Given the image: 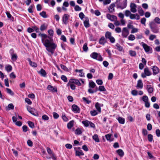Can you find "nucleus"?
<instances>
[{
	"mask_svg": "<svg viewBox=\"0 0 160 160\" xmlns=\"http://www.w3.org/2000/svg\"><path fill=\"white\" fill-rule=\"evenodd\" d=\"M106 41L104 37H102L99 40V43L102 45H104L106 43Z\"/></svg>",
	"mask_w": 160,
	"mask_h": 160,
	"instance_id": "6ab92c4d",
	"label": "nucleus"
},
{
	"mask_svg": "<svg viewBox=\"0 0 160 160\" xmlns=\"http://www.w3.org/2000/svg\"><path fill=\"white\" fill-rule=\"evenodd\" d=\"M47 150L48 153L51 156V158L54 160H56V157L54 154L52 152L50 148H49L48 147L47 148Z\"/></svg>",
	"mask_w": 160,
	"mask_h": 160,
	"instance_id": "423d86ee",
	"label": "nucleus"
},
{
	"mask_svg": "<svg viewBox=\"0 0 160 160\" xmlns=\"http://www.w3.org/2000/svg\"><path fill=\"white\" fill-rule=\"evenodd\" d=\"M40 15L43 18H46L47 16L46 15V12L45 11H42L40 13Z\"/></svg>",
	"mask_w": 160,
	"mask_h": 160,
	"instance_id": "a19ab883",
	"label": "nucleus"
},
{
	"mask_svg": "<svg viewBox=\"0 0 160 160\" xmlns=\"http://www.w3.org/2000/svg\"><path fill=\"white\" fill-rule=\"evenodd\" d=\"M138 31V29L136 28H132V29L131 31V33H132L137 32Z\"/></svg>",
	"mask_w": 160,
	"mask_h": 160,
	"instance_id": "bf43d9fd",
	"label": "nucleus"
},
{
	"mask_svg": "<svg viewBox=\"0 0 160 160\" xmlns=\"http://www.w3.org/2000/svg\"><path fill=\"white\" fill-rule=\"evenodd\" d=\"M156 133L157 137H160V130L159 129H157L156 130Z\"/></svg>",
	"mask_w": 160,
	"mask_h": 160,
	"instance_id": "774afa93",
	"label": "nucleus"
},
{
	"mask_svg": "<svg viewBox=\"0 0 160 160\" xmlns=\"http://www.w3.org/2000/svg\"><path fill=\"white\" fill-rule=\"evenodd\" d=\"M142 133L144 136H146L148 134V132L147 130L145 129H142Z\"/></svg>",
	"mask_w": 160,
	"mask_h": 160,
	"instance_id": "69168bd1",
	"label": "nucleus"
},
{
	"mask_svg": "<svg viewBox=\"0 0 160 160\" xmlns=\"http://www.w3.org/2000/svg\"><path fill=\"white\" fill-rule=\"evenodd\" d=\"M90 56L92 58L96 59L98 61H102L103 60L101 56L96 52H94L92 53L91 54Z\"/></svg>",
	"mask_w": 160,
	"mask_h": 160,
	"instance_id": "7ed1b4c3",
	"label": "nucleus"
},
{
	"mask_svg": "<svg viewBox=\"0 0 160 160\" xmlns=\"http://www.w3.org/2000/svg\"><path fill=\"white\" fill-rule=\"evenodd\" d=\"M11 59L12 61H16L17 59V56L16 54L13 53L11 52Z\"/></svg>",
	"mask_w": 160,
	"mask_h": 160,
	"instance_id": "c85d7f7f",
	"label": "nucleus"
},
{
	"mask_svg": "<svg viewBox=\"0 0 160 160\" xmlns=\"http://www.w3.org/2000/svg\"><path fill=\"white\" fill-rule=\"evenodd\" d=\"M130 11L133 13H135L137 12V5L134 3H131L130 5Z\"/></svg>",
	"mask_w": 160,
	"mask_h": 160,
	"instance_id": "1a4fd4ad",
	"label": "nucleus"
},
{
	"mask_svg": "<svg viewBox=\"0 0 160 160\" xmlns=\"http://www.w3.org/2000/svg\"><path fill=\"white\" fill-rule=\"evenodd\" d=\"M70 16L69 15L65 14H64L62 17V19L63 23L66 24L68 22V20Z\"/></svg>",
	"mask_w": 160,
	"mask_h": 160,
	"instance_id": "9d476101",
	"label": "nucleus"
},
{
	"mask_svg": "<svg viewBox=\"0 0 160 160\" xmlns=\"http://www.w3.org/2000/svg\"><path fill=\"white\" fill-rule=\"evenodd\" d=\"M96 86L95 83L93 81H91L89 82V87L92 88H94Z\"/></svg>",
	"mask_w": 160,
	"mask_h": 160,
	"instance_id": "72a5a7b5",
	"label": "nucleus"
},
{
	"mask_svg": "<svg viewBox=\"0 0 160 160\" xmlns=\"http://www.w3.org/2000/svg\"><path fill=\"white\" fill-rule=\"evenodd\" d=\"M129 52V54L131 56H135L136 55V52L134 51L130 50Z\"/></svg>",
	"mask_w": 160,
	"mask_h": 160,
	"instance_id": "ea45409f",
	"label": "nucleus"
},
{
	"mask_svg": "<svg viewBox=\"0 0 160 160\" xmlns=\"http://www.w3.org/2000/svg\"><path fill=\"white\" fill-rule=\"evenodd\" d=\"M111 136L112 135L111 134H108L105 135V137L107 140H109L110 141H112L111 140H110V138Z\"/></svg>",
	"mask_w": 160,
	"mask_h": 160,
	"instance_id": "603ef678",
	"label": "nucleus"
},
{
	"mask_svg": "<svg viewBox=\"0 0 160 160\" xmlns=\"http://www.w3.org/2000/svg\"><path fill=\"white\" fill-rule=\"evenodd\" d=\"M96 82L99 85H102L103 83L101 79H98L96 80Z\"/></svg>",
	"mask_w": 160,
	"mask_h": 160,
	"instance_id": "6e6d98bb",
	"label": "nucleus"
},
{
	"mask_svg": "<svg viewBox=\"0 0 160 160\" xmlns=\"http://www.w3.org/2000/svg\"><path fill=\"white\" fill-rule=\"evenodd\" d=\"M70 82H72V83H75L79 86L81 85V83L79 82V81L78 79H70Z\"/></svg>",
	"mask_w": 160,
	"mask_h": 160,
	"instance_id": "f3484780",
	"label": "nucleus"
},
{
	"mask_svg": "<svg viewBox=\"0 0 160 160\" xmlns=\"http://www.w3.org/2000/svg\"><path fill=\"white\" fill-rule=\"evenodd\" d=\"M156 38V36L155 35L151 34L150 35L149 37V39L151 41L153 40L154 39Z\"/></svg>",
	"mask_w": 160,
	"mask_h": 160,
	"instance_id": "c03bdc74",
	"label": "nucleus"
},
{
	"mask_svg": "<svg viewBox=\"0 0 160 160\" xmlns=\"http://www.w3.org/2000/svg\"><path fill=\"white\" fill-rule=\"evenodd\" d=\"M115 5L114 4H112L109 7L108 9L110 12H112L114 10V8Z\"/></svg>",
	"mask_w": 160,
	"mask_h": 160,
	"instance_id": "bb28decb",
	"label": "nucleus"
},
{
	"mask_svg": "<svg viewBox=\"0 0 160 160\" xmlns=\"http://www.w3.org/2000/svg\"><path fill=\"white\" fill-rule=\"evenodd\" d=\"M131 94L133 96H136L138 95V91L136 90H133L131 92Z\"/></svg>",
	"mask_w": 160,
	"mask_h": 160,
	"instance_id": "0e129e2a",
	"label": "nucleus"
},
{
	"mask_svg": "<svg viewBox=\"0 0 160 160\" xmlns=\"http://www.w3.org/2000/svg\"><path fill=\"white\" fill-rule=\"evenodd\" d=\"M153 25V23H150L149 25L150 28L151 29L152 31L154 33H158L159 32V29L158 28L154 27Z\"/></svg>",
	"mask_w": 160,
	"mask_h": 160,
	"instance_id": "f8f14e48",
	"label": "nucleus"
},
{
	"mask_svg": "<svg viewBox=\"0 0 160 160\" xmlns=\"http://www.w3.org/2000/svg\"><path fill=\"white\" fill-rule=\"evenodd\" d=\"M129 32L128 29L126 28H124L122 31V36L124 38H126L128 35Z\"/></svg>",
	"mask_w": 160,
	"mask_h": 160,
	"instance_id": "0eeeda50",
	"label": "nucleus"
},
{
	"mask_svg": "<svg viewBox=\"0 0 160 160\" xmlns=\"http://www.w3.org/2000/svg\"><path fill=\"white\" fill-rule=\"evenodd\" d=\"M53 115L55 119H57L59 117L58 114L57 113L55 112H53Z\"/></svg>",
	"mask_w": 160,
	"mask_h": 160,
	"instance_id": "864d4df0",
	"label": "nucleus"
},
{
	"mask_svg": "<svg viewBox=\"0 0 160 160\" xmlns=\"http://www.w3.org/2000/svg\"><path fill=\"white\" fill-rule=\"evenodd\" d=\"M119 155L121 157H122L124 155V152L122 150L119 149L116 151Z\"/></svg>",
	"mask_w": 160,
	"mask_h": 160,
	"instance_id": "a878e982",
	"label": "nucleus"
},
{
	"mask_svg": "<svg viewBox=\"0 0 160 160\" xmlns=\"http://www.w3.org/2000/svg\"><path fill=\"white\" fill-rule=\"evenodd\" d=\"M93 139L95 140L96 142H99V140L98 138V136L97 134H95L92 137Z\"/></svg>",
	"mask_w": 160,
	"mask_h": 160,
	"instance_id": "7c9ffc66",
	"label": "nucleus"
},
{
	"mask_svg": "<svg viewBox=\"0 0 160 160\" xmlns=\"http://www.w3.org/2000/svg\"><path fill=\"white\" fill-rule=\"evenodd\" d=\"M6 90L7 92L10 94L12 96L14 95V93L10 89L7 88Z\"/></svg>",
	"mask_w": 160,
	"mask_h": 160,
	"instance_id": "de8ad7c7",
	"label": "nucleus"
},
{
	"mask_svg": "<svg viewBox=\"0 0 160 160\" xmlns=\"http://www.w3.org/2000/svg\"><path fill=\"white\" fill-rule=\"evenodd\" d=\"M47 28V26H45V25L44 24L42 25L40 27V30L41 31H43L46 29Z\"/></svg>",
	"mask_w": 160,
	"mask_h": 160,
	"instance_id": "49530a36",
	"label": "nucleus"
},
{
	"mask_svg": "<svg viewBox=\"0 0 160 160\" xmlns=\"http://www.w3.org/2000/svg\"><path fill=\"white\" fill-rule=\"evenodd\" d=\"M48 34L50 36H48L44 33H40L38 35L41 38L42 42L46 48V50L49 52L53 54L57 46L53 42L51 36L52 37L53 35V31L52 29L48 31Z\"/></svg>",
	"mask_w": 160,
	"mask_h": 160,
	"instance_id": "f257e3e1",
	"label": "nucleus"
},
{
	"mask_svg": "<svg viewBox=\"0 0 160 160\" xmlns=\"http://www.w3.org/2000/svg\"><path fill=\"white\" fill-rule=\"evenodd\" d=\"M144 72L145 74L147 76H149L151 74V72L149 71L148 68H144Z\"/></svg>",
	"mask_w": 160,
	"mask_h": 160,
	"instance_id": "393cba45",
	"label": "nucleus"
},
{
	"mask_svg": "<svg viewBox=\"0 0 160 160\" xmlns=\"http://www.w3.org/2000/svg\"><path fill=\"white\" fill-rule=\"evenodd\" d=\"M102 106V105H101L98 102H97L95 104V108L98 112L99 113L101 112V108L100 107L101 106Z\"/></svg>",
	"mask_w": 160,
	"mask_h": 160,
	"instance_id": "aec40b11",
	"label": "nucleus"
},
{
	"mask_svg": "<svg viewBox=\"0 0 160 160\" xmlns=\"http://www.w3.org/2000/svg\"><path fill=\"white\" fill-rule=\"evenodd\" d=\"M143 84L142 81L141 80L138 81L136 87L138 88L142 89L143 88Z\"/></svg>",
	"mask_w": 160,
	"mask_h": 160,
	"instance_id": "dca6fc26",
	"label": "nucleus"
},
{
	"mask_svg": "<svg viewBox=\"0 0 160 160\" xmlns=\"http://www.w3.org/2000/svg\"><path fill=\"white\" fill-rule=\"evenodd\" d=\"M118 120L119 122L122 124H123L125 122V119L123 118H122L121 117H119Z\"/></svg>",
	"mask_w": 160,
	"mask_h": 160,
	"instance_id": "f704fd0d",
	"label": "nucleus"
},
{
	"mask_svg": "<svg viewBox=\"0 0 160 160\" xmlns=\"http://www.w3.org/2000/svg\"><path fill=\"white\" fill-rule=\"evenodd\" d=\"M142 100L144 102H147L148 101V97L146 96H144L142 97Z\"/></svg>",
	"mask_w": 160,
	"mask_h": 160,
	"instance_id": "5fc2aeb1",
	"label": "nucleus"
},
{
	"mask_svg": "<svg viewBox=\"0 0 160 160\" xmlns=\"http://www.w3.org/2000/svg\"><path fill=\"white\" fill-rule=\"evenodd\" d=\"M28 61L29 62V64L30 66L33 67H36L37 66V64L33 62H32L29 58L28 59Z\"/></svg>",
	"mask_w": 160,
	"mask_h": 160,
	"instance_id": "412c9836",
	"label": "nucleus"
},
{
	"mask_svg": "<svg viewBox=\"0 0 160 160\" xmlns=\"http://www.w3.org/2000/svg\"><path fill=\"white\" fill-rule=\"evenodd\" d=\"M99 90L100 91H105L106 90V89L103 86H99Z\"/></svg>",
	"mask_w": 160,
	"mask_h": 160,
	"instance_id": "3c124183",
	"label": "nucleus"
},
{
	"mask_svg": "<svg viewBox=\"0 0 160 160\" xmlns=\"http://www.w3.org/2000/svg\"><path fill=\"white\" fill-rule=\"evenodd\" d=\"M84 24L85 27L86 28H88L90 26L89 20L88 18H86V19L84 21Z\"/></svg>",
	"mask_w": 160,
	"mask_h": 160,
	"instance_id": "4be33fe9",
	"label": "nucleus"
},
{
	"mask_svg": "<svg viewBox=\"0 0 160 160\" xmlns=\"http://www.w3.org/2000/svg\"><path fill=\"white\" fill-rule=\"evenodd\" d=\"M119 3L117 5V8L122 9L125 8L127 5V0H118Z\"/></svg>",
	"mask_w": 160,
	"mask_h": 160,
	"instance_id": "f03ea898",
	"label": "nucleus"
},
{
	"mask_svg": "<svg viewBox=\"0 0 160 160\" xmlns=\"http://www.w3.org/2000/svg\"><path fill=\"white\" fill-rule=\"evenodd\" d=\"M74 121L73 120H72L70 121L69 123H68L67 124V127L68 128L70 129L74 125Z\"/></svg>",
	"mask_w": 160,
	"mask_h": 160,
	"instance_id": "b1692460",
	"label": "nucleus"
},
{
	"mask_svg": "<svg viewBox=\"0 0 160 160\" xmlns=\"http://www.w3.org/2000/svg\"><path fill=\"white\" fill-rule=\"evenodd\" d=\"M89 122H90L88 120H86L82 121V123L84 124L85 127H87L89 125Z\"/></svg>",
	"mask_w": 160,
	"mask_h": 160,
	"instance_id": "c9c22d12",
	"label": "nucleus"
},
{
	"mask_svg": "<svg viewBox=\"0 0 160 160\" xmlns=\"http://www.w3.org/2000/svg\"><path fill=\"white\" fill-rule=\"evenodd\" d=\"M107 18L112 21H114L117 19V17L114 15H111L109 14L107 15Z\"/></svg>",
	"mask_w": 160,
	"mask_h": 160,
	"instance_id": "9b49d317",
	"label": "nucleus"
},
{
	"mask_svg": "<svg viewBox=\"0 0 160 160\" xmlns=\"http://www.w3.org/2000/svg\"><path fill=\"white\" fill-rule=\"evenodd\" d=\"M117 47V49L120 51H121L122 50V47L118 44H117L116 45Z\"/></svg>",
	"mask_w": 160,
	"mask_h": 160,
	"instance_id": "09e8293b",
	"label": "nucleus"
},
{
	"mask_svg": "<svg viewBox=\"0 0 160 160\" xmlns=\"http://www.w3.org/2000/svg\"><path fill=\"white\" fill-rule=\"evenodd\" d=\"M75 153H76V155L78 156H80L84 155V153L82 152V151L81 150H80V151L76 150Z\"/></svg>",
	"mask_w": 160,
	"mask_h": 160,
	"instance_id": "cd10ccee",
	"label": "nucleus"
},
{
	"mask_svg": "<svg viewBox=\"0 0 160 160\" xmlns=\"http://www.w3.org/2000/svg\"><path fill=\"white\" fill-rule=\"evenodd\" d=\"M154 21L158 24H160V19L158 17L155 18Z\"/></svg>",
	"mask_w": 160,
	"mask_h": 160,
	"instance_id": "338daca9",
	"label": "nucleus"
},
{
	"mask_svg": "<svg viewBox=\"0 0 160 160\" xmlns=\"http://www.w3.org/2000/svg\"><path fill=\"white\" fill-rule=\"evenodd\" d=\"M5 69L7 72H10L12 69V67L10 65H8L5 67Z\"/></svg>",
	"mask_w": 160,
	"mask_h": 160,
	"instance_id": "2f4dec72",
	"label": "nucleus"
},
{
	"mask_svg": "<svg viewBox=\"0 0 160 160\" xmlns=\"http://www.w3.org/2000/svg\"><path fill=\"white\" fill-rule=\"evenodd\" d=\"M146 19L145 18H143L141 19V22L142 24H143L144 25H145V22L146 21Z\"/></svg>",
	"mask_w": 160,
	"mask_h": 160,
	"instance_id": "e2e57ef3",
	"label": "nucleus"
},
{
	"mask_svg": "<svg viewBox=\"0 0 160 160\" xmlns=\"http://www.w3.org/2000/svg\"><path fill=\"white\" fill-rule=\"evenodd\" d=\"M74 9L76 11H80L81 10V8L78 5L75 6Z\"/></svg>",
	"mask_w": 160,
	"mask_h": 160,
	"instance_id": "680f3d73",
	"label": "nucleus"
},
{
	"mask_svg": "<svg viewBox=\"0 0 160 160\" xmlns=\"http://www.w3.org/2000/svg\"><path fill=\"white\" fill-rule=\"evenodd\" d=\"M131 13V12L129 10H126L125 12V14L126 17H128L130 16Z\"/></svg>",
	"mask_w": 160,
	"mask_h": 160,
	"instance_id": "4c0bfd02",
	"label": "nucleus"
},
{
	"mask_svg": "<svg viewBox=\"0 0 160 160\" xmlns=\"http://www.w3.org/2000/svg\"><path fill=\"white\" fill-rule=\"evenodd\" d=\"M135 38V36L132 34H131L128 37V39L129 40L131 41H133L134 40Z\"/></svg>",
	"mask_w": 160,
	"mask_h": 160,
	"instance_id": "58836bf2",
	"label": "nucleus"
},
{
	"mask_svg": "<svg viewBox=\"0 0 160 160\" xmlns=\"http://www.w3.org/2000/svg\"><path fill=\"white\" fill-rule=\"evenodd\" d=\"M27 109L28 111L32 114L36 116H38V115L37 110L34 108H31L29 107L27 108Z\"/></svg>",
	"mask_w": 160,
	"mask_h": 160,
	"instance_id": "39448f33",
	"label": "nucleus"
},
{
	"mask_svg": "<svg viewBox=\"0 0 160 160\" xmlns=\"http://www.w3.org/2000/svg\"><path fill=\"white\" fill-rule=\"evenodd\" d=\"M61 79L64 82H67L68 81L66 77L64 75H62L61 76Z\"/></svg>",
	"mask_w": 160,
	"mask_h": 160,
	"instance_id": "37998d69",
	"label": "nucleus"
},
{
	"mask_svg": "<svg viewBox=\"0 0 160 160\" xmlns=\"http://www.w3.org/2000/svg\"><path fill=\"white\" fill-rule=\"evenodd\" d=\"M148 139L149 142H151L153 140V136L151 134H149L148 135Z\"/></svg>",
	"mask_w": 160,
	"mask_h": 160,
	"instance_id": "8fccbe9b",
	"label": "nucleus"
},
{
	"mask_svg": "<svg viewBox=\"0 0 160 160\" xmlns=\"http://www.w3.org/2000/svg\"><path fill=\"white\" fill-rule=\"evenodd\" d=\"M48 89L52 92H57V88L56 87H53L51 85H49L47 87Z\"/></svg>",
	"mask_w": 160,
	"mask_h": 160,
	"instance_id": "ddd939ff",
	"label": "nucleus"
},
{
	"mask_svg": "<svg viewBox=\"0 0 160 160\" xmlns=\"http://www.w3.org/2000/svg\"><path fill=\"white\" fill-rule=\"evenodd\" d=\"M72 110L75 112L79 113L80 112V109L78 107L75 105H73L72 106Z\"/></svg>",
	"mask_w": 160,
	"mask_h": 160,
	"instance_id": "4468645a",
	"label": "nucleus"
},
{
	"mask_svg": "<svg viewBox=\"0 0 160 160\" xmlns=\"http://www.w3.org/2000/svg\"><path fill=\"white\" fill-rule=\"evenodd\" d=\"M38 73H40V74L43 77H45L46 74V71L43 69H41L40 71Z\"/></svg>",
	"mask_w": 160,
	"mask_h": 160,
	"instance_id": "c756f323",
	"label": "nucleus"
},
{
	"mask_svg": "<svg viewBox=\"0 0 160 160\" xmlns=\"http://www.w3.org/2000/svg\"><path fill=\"white\" fill-rule=\"evenodd\" d=\"M105 37L106 38L108 39L111 43H113L115 42V39L112 36V34L110 32H107L105 34Z\"/></svg>",
	"mask_w": 160,
	"mask_h": 160,
	"instance_id": "20e7f679",
	"label": "nucleus"
},
{
	"mask_svg": "<svg viewBox=\"0 0 160 160\" xmlns=\"http://www.w3.org/2000/svg\"><path fill=\"white\" fill-rule=\"evenodd\" d=\"M82 99L84 101L86 102L87 104H89L91 102V101H90L88 100L87 98H86L83 97L82 98Z\"/></svg>",
	"mask_w": 160,
	"mask_h": 160,
	"instance_id": "052dcab7",
	"label": "nucleus"
},
{
	"mask_svg": "<svg viewBox=\"0 0 160 160\" xmlns=\"http://www.w3.org/2000/svg\"><path fill=\"white\" fill-rule=\"evenodd\" d=\"M130 18L131 19H136L137 20H139L140 19V17L138 14H132L131 13Z\"/></svg>",
	"mask_w": 160,
	"mask_h": 160,
	"instance_id": "2eb2a0df",
	"label": "nucleus"
},
{
	"mask_svg": "<svg viewBox=\"0 0 160 160\" xmlns=\"http://www.w3.org/2000/svg\"><path fill=\"white\" fill-rule=\"evenodd\" d=\"M90 113L91 115L94 116L97 115L98 114V113L96 110H93L90 111Z\"/></svg>",
	"mask_w": 160,
	"mask_h": 160,
	"instance_id": "79ce46f5",
	"label": "nucleus"
},
{
	"mask_svg": "<svg viewBox=\"0 0 160 160\" xmlns=\"http://www.w3.org/2000/svg\"><path fill=\"white\" fill-rule=\"evenodd\" d=\"M28 123L30 127L33 128L34 127V125L33 122L30 121H28Z\"/></svg>",
	"mask_w": 160,
	"mask_h": 160,
	"instance_id": "13d9d810",
	"label": "nucleus"
},
{
	"mask_svg": "<svg viewBox=\"0 0 160 160\" xmlns=\"http://www.w3.org/2000/svg\"><path fill=\"white\" fill-rule=\"evenodd\" d=\"M152 69L153 75H156L158 73L159 69L157 67L154 66H153Z\"/></svg>",
	"mask_w": 160,
	"mask_h": 160,
	"instance_id": "a211bd4d",
	"label": "nucleus"
},
{
	"mask_svg": "<svg viewBox=\"0 0 160 160\" xmlns=\"http://www.w3.org/2000/svg\"><path fill=\"white\" fill-rule=\"evenodd\" d=\"M88 49V48L87 47V44L85 43L83 45V49L84 51L86 52L87 51Z\"/></svg>",
	"mask_w": 160,
	"mask_h": 160,
	"instance_id": "a18cd8bd",
	"label": "nucleus"
},
{
	"mask_svg": "<svg viewBox=\"0 0 160 160\" xmlns=\"http://www.w3.org/2000/svg\"><path fill=\"white\" fill-rule=\"evenodd\" d=\"M141 45L142 46L146 52H149L150 51V49H152V48L143 42H142L141 43Z\"/></svg>",
	"mask_w": 160,
	"mask_h": 160,
	"instance_id": "6e6552de",
	"label": "nucleus"
},
{
	"mask_svg": "<svg viewBox=\"0 0 160 160\" xmlns=\"http://www.w3.org/2000/svg\"><path fill=\"white\" fill-rule=\"evenodd\" d=\"M149 93H151L153 91V88L151 87L150 85H148L147 87Z\"/></svg>",
	"mask_w": 160,
	"mask_h": 160,
	"instance_id": "e433bc0d",
	"label": "nucleus"
},
{
	"mask_svg": "<svg viewBox=\"0 0 160 160\" xmlns=\"http://www.w3.org/2000/svg\"><path fill=\"white\" fill-rule=\"evenodd\" d=\"M14 108V106L12 103L9 104L7 107L6 108V110L8 111L11 109L13 110Z\"/></svg>",
	"mask_w": 160,
	"mask_h": 160,
	"instance_id": "5701e85b",
	"label": "nucleus"
},
{
	"mask_svg": "<svg viewBox=\"0 0 160 160\" xmlns=\"http://www.w3.org/2000/svg\"><path fill=\"white\" fill-rule=\"evenodd\" d=\"M138 12L141 16L144 15V11L140 7H138Z\"/></svg>",
	"mask_w": 160,
	"mask_h": 160,
	"instance_id": "473e14b6",
	"label": "nucleus"
},
{
	"mask_svg": "<svg viewBox=\"0 0 160 160\" xmlns=\"http://www.w3.org/2000/svg\"><path fill=\"white\" fill-rule=\"evenodd\" d=\"M62 118L63 120L65 122H67L68 120V118L64 114L62 115Z\"/></svg>",
	"mask_w": 160,
	"mask_h": 160,
	"instance_id": "4d7b16f0",
	"label": "nucleus"
}]
</instances>
